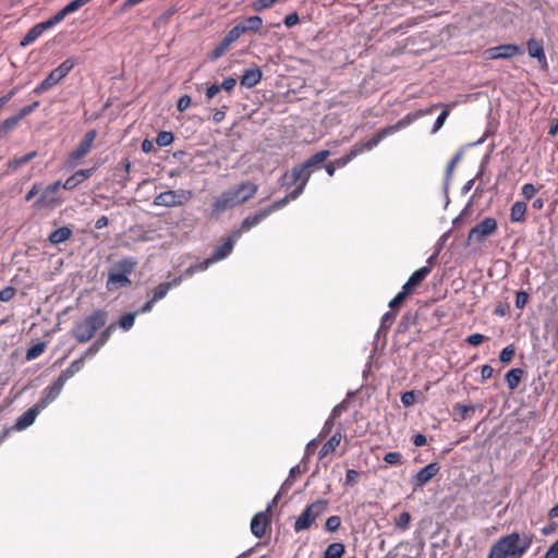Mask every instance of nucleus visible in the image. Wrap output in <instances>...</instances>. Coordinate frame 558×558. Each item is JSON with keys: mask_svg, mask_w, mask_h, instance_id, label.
<instances>
[{"mask_svg": "<svg viewBox=\"0 0 558 558\" xmlns=\"http://www.w3.org/2000/svg\"><path fill=\"white\" fill-rule=\"evenodd\" d=\"M532 542V535L523 534L521 536L513 532L500 537L492 545L488 558H521L530 548Z\"/></svg>", "mask_w": 558, "mask_h": 558, "instance_id": "f257e3e1", "label": "nucleus"}, {"mask_svg": "<svg viewBox=\"0 0 558 558\" xmlns=\"http://www.w3.org/2000/svg\"><path fill=\"white\" fill-rule=\"evenodd\" d=\"M138 262L135 257L128 256L116 262L108 272L106 288L114 291L131 284L130 275L135 270Z\"/></svg>", "mask_w": 558, "mask_h": 558, "instance_id": "f03ea898", "label": "nucleus"}, {"mask_svg": "<svg viewBox=\"0 0 558 558\" xmlns=\"http://www.w3.org/2000/svg\"><path fill=\"white\" fill-rule=\"evenodd\" d=\"M108 319V313L104 310L94 311L81 322L75 323L72 335L80 343L88 342L95 332L104 327Z\"/></svg>", "mask_w": 558, "mask_h": 558, "instance_id": "7ed1b4c3", "label": "nucleus"}, {"mask_svg": "<svg viewBox=\"0 0 558 558\" xmlns=\"http://www.w3.org/2000/svg\"><path fill=\"white\" fill-rule=\"evenodd\" d=\"M328 509V501L318 499L305 508L294 522L296 533L308 530L312 524Z\"/></svg>", "mask_w": 558, "mask_h": 558, "instance_id": "20e7f679", "label": "nucleus"}, {"mask_svg": "<svg viewBox=\"0 0 558 558\" xmlns=\"http://www.w3.org/2000/svg\"><path fill=\"white\" fill-rule=\"evenodd\" d=\"M312 173L311 169H307L302 165L294 166L289 172H286L282 175V185L289 187L299 183L296 187L291 191L292 197H299L303 193Z\"/></svg>", "mask_w": 558, "mask_h": 558, "instance_id": "39448f33", "label": "nucleus"}, {"mask_svg": "<svg viewBox=\"0 0 558 558\" xmlns=\"http://www.w3.org/2000/svg\"><path fill=\"white\" fill-rule=\"evenodd\" d=\"M432 112V109L426 110H418L416 112H411L404 116L402 119H400L396 124L389 125L386 128H383L379 130L373 137L371 146H377L385 137L388 135L393 134L395 132L410 125L413 121H415L417 118L429 114Z\"/></svg>", "mask_w": 558, "mask_h": 558, "instance_id": "423d86ee", "label": "nucleus"}, {"mask_svg": "<svg viewBox=\"0 0 558 558\" xmlns=\"http://www.w3.org/2000/svg\"><path fill=\"white\" fill-rule=\"evenodd\" d=\"M74 65L75 62L72 59L64 60L59 66L53 69L39 85L35 87L34 93L39 95L52 88L71 72Z\"/></svg>", "mask_w": 558, "mask_h": 558, "instance_id": "0eeeda50", "label": "nucleus"}, {"mask_svg": "<svg viewBox=\"0 0 558 558\" xmlns=\"http://www.w3.org/2000/svg\"><path fill=\"white\" fill-rule=\"evenodd\" d=\"M192 197V192L186 190H169L159 193L154 198V205L165 207L181 206Z\"/></svg>", "mask_w": 558, "mask_h": 558, "instance_id": "6e6552de", "label": "nucleus"}, {"mask_svg": "<svg viewBox=\"0 0 558 558\" xmlns=\"http://www.w3.org/2000/svg\"><path fill=\"white\" fill-rule=\"evenodd\" d=\"M497 221L493 217H487L477 225H475L469 232V242H484L488 236L497 231Z\"/></svg>", "mask_w": 558, "mask_h": 558, "instance_id": "1a4fd4ad", "label": "nucleus"}, {"mask_svg": "<svg viewBox=\"0 0 558 558\" xmlns=\"http://www.w3.org/2000/svg\"><path fill=\"white\" fill-rule=\"evenodd\" d=\"M61 187V181H56L49 184L41 193V195L37 199V205L39 207H48L52 208L57 205H60L62 198L59 196V190Z\"/></svg>", "mask_w": 558, "mask_h": 558, "instance_id": "9d476101", "label": "nucleus"}, {"mask_svg": "<svg viewBox=\"0 0 558 558\" xmlns=\"http://www.w3.org/2000/svg\"><path fill=\"white\" fill-rule=\"evenodd\" d=\"M440 466L437 462H432L421 469L412 478L413 490L423 488L434 476L438 474Z\"/></svg>", "mask_w": 558, "mask_h": 558, "instance_id": "9b49d317", "label": "nucleus"}, {"mask_svg": "<svg viewBox=\"0 0 558 558\" xmlns=\"http://www.w3.org/2000/svg\"><path fill=\"white\" fill-rule=\"evenodd\" d=\"M522 52L521 48L514 44H505L492 47L485 51L486 58L489 60L509 59Z\"/></svg>", "mask_w": 558, "mask_h": 558, "instance_id": "f8f14e48", "label": "nucleus"}, {"mask_svg": "<svg viewBox=\"0 0 558 558\" xmlns=\"http://www.w3.org/2000/svg\"><path fill=\"white\" fill-rule=\"evenodd\" d=\"M243 34L242 28H238L236 26L232 27L222 38V40L215 47L211 52V59L217 60L222 57L229 47L238 40Z\"/></svg>", "mask_w": 558, "mask_h": 558, "instance_id": "ddd939ff", "label": "nucleus"}, {"mask_svg": "<svg viewBox=\"0 0 558 558\" xmlns=\"http://www.w3.org/2000/svg\"><path fill=\"white\" fill-rule=\"evenodd\" d=\"M96 136V130H89L86 132L78 145L71 151L70 159L77 161L85 157L90 151Z\"/></svg>", "mask_w": 558, "mask_h": 558, "instance_id": "4468645a", "label": "nucleus"}, {"mask_svg": "<svg viewBox=\"0 0 558 558\" xmlns=\"http://www.w3.org/2000/svg\"><path fill=\"white\" fill-rule=\"evenodd\" d=\"M90 1L92 0H73L45 22L49 26V28H51L58 23L62 22L65 19V16H68L71 13H74L75 11H77Z\"/></svg>", "mask_w": 558, "mask_h": 558, "instance_id": "2eb2a0df", "label": "nucleus"}, {"mask_svg": "<svg viewBox=\"0 0 558 558\" xmlns=\"http://www.w3.org/2000/svg\"><path fill=\"white\" fill-rule=\"evenodd\" d=\"M257 191H258V185L251 181L242 182L234 189L230 190V192L233 195L234 201L236 202L238 205L254 197V195L257 193Z\"/></svg>", "mask_w": 558, "mask_h": 558, "instance_id": "dca6fc26", "label": "nucleus"}, {"mask_svg": "<svg viewBox=\"0 0 558 558\" xmlns=\"http://www.w3.org/2000/svg\"><path fill=\"white\" fill-rule=\"evenodd\" d=\"M64 383L61 381L59 378H57L51 385L46 387L43 392L41 397L38 400L37 404L43 410L47 408L53 400L58 398V396L61 393L63 389Z\"/></svg>", "mask_w": 558, "mask_h": 558, "instance_id": "f3484780", "label": "nucleus"}, {"mask_svg": "<svg viewBox=\"0 0 558 558\" xmlns=\"http://www.w3.org/2000/svg\"><path fill=\"white\" fill-rule=\"evenodd\" d=\"M371 143H372V138H369L366 142H363V143H356L347 155L336 159L332 162L337 166V168H342V167L347 166L351 160H353L356 156H359L363 151L372 150L375 146H371L369 145Z\"/></svg>", "mask_w": 558, "mask_h": 558, "instance_id": "a211bd4d", "label": "nucleus"}, {"mask_svg": "<svg viewBox=\"0 0 558 558\" xmlns=\"http://www.w3.org/2000/svg\"><path fill=\"white\" fill-rule=\"evenodd\" d=\"M238 206L230 190L221 193L211 204L213 215H219L228 209Z\"/></svg>", "mask_w": 558, "mask_h": 558, "instance_id": "6ab92c4d", "label": "nucleus"}, {"mask_svg": "<svg viewBox=\"0 0 558 558\" xmlns=\"http://www.w3.org/2000/svg\"><path fill=\"white\" fill-rule=\"evenodd\" d=\"M432 272V266H423L415 270L408 281L402 286V288L409 293L412 294L416 287H418L426 277Z\"/></svg>", "mask_w": 558, "mask_h": 558, "instance_id": "aec40b11", "label": "nucleus"}, {"mask_svg": "<svg viewBox=\"0 0 558 558\" xmlns=\"http://www.w3.org/2000/svg\"><path fill=\"white\" fill-rule=\"evenodd\" d=\"M239 236H234V232L226 239V241L216 247L209 259L206 260V266L210 263L221 260L231 254L235 240Z\"/></svg>", "mask_w": 558, "mask_h": 558, "instance_id": "412c9836", "label": "nucleus"}, {"mask_svg": "<svg viewBox=\"0 0 558 558\" xmlns=\"http://www.w3.org/2000/svg\"><path fill=\"white\" fill-rule=\"evenodd\" d=\"M43 411L41 408L36 403L32 408H29L26 412H24L21 416L17 417L14 428L16 430H23L29 427L36 420L37 415Z\"/></svg>", "mask_w": 558, "mask_h": 558, "instance_id": "4be33fe9", "label": "nucleus"}, {"mask_svg": "<svg viewBox=\"0 0 558 558\" xmlns=\"http://www.w3.org/2000/svg\"><path fill=\"white\" fill-rule=\"evenodd\" d=\"M269 215H270V210L262 209L258 213H256L255 215L246 217L242 221L240 229L234 231V236H240L242 234V232L248 231L253 227L257 226L264 219H266Z\"/></svg>", "mask_w": 558, "mask_h": 558, "instance_id": "5701e85b", "label": "nucleus"}, {"mask_svg": "<svg viewBox=\"0 0 558 558\" xmlns=\"http://www.w3.org/2000/svg\"><path fill=\"white\" fill-rule=\"evenodd\" d=\"M270 521L266 512L256 513L251 521V532L260 538L265 535Z\"/></svg>", "mask_w": 558, "mask_h": 558, "instance_id": "b1692460", "label": "nucleus"}, {"mask_svg": "<svg viewBox=\"0 0 558 558\" xmlns=\"http://www.w3.org/2000/svg\"><path fill=\"white\" fill-rule=\"evenodd\" d=\"M527 52L531 58L536 59L543 66H547V59L542 40L531 38L526 43Z\"/></svg>", "mask_w": 558, "mask_h": 558, "instance_id": "393cba45", "label": "nucleus"}, {"mask_svg": "<svg viewBox=\"0 0 558 558\" xmlns=\"http://www.w3.org/2000/svg\"><path fill=\"white\" fill-rule=\"evenodd\" d=\"M263 73L258 66L250 68L241 76L240 84L246 88L256 86L262 80Z\"/></svg>", "mask_w": 558, "mask_h": 558, "instance_id": "a878e982", "label": "nucleus"}, {"mask_svg": "<svg viewBox=\"0 0 558 558\" xmlns=\"http://www.w3.org/2000/svg\"><path fill=\"white\" fill-rule=\"evenodd\" d=\"M47 29H49V26L46 24V22H41L34 25L21 40V46L25 47L31 45L37 38H39L43 35V33Z\"/></svg>", "mask_w": 558, "mask_h": 558, "instance_id": "bb28decb", "label": "nucleus"}, {"mask_svg": "<svg viewBox=\"0 0 558 558\" xmlns=\"http://www.w3.org/2000/svg\"><path fill=\"white\" fill-rule=\"evenodd\" d=\"M330 156V150L324 149L314 155H312L308 159H306L302 166L307 169H311L312 172L322 167L323 162Z\"/></svg>", "mask_w": 558, "mask_h": 558, "instance_id": "cd10ccee", "label": "nucleus"}, {"mask_svg": "<svg viewBox=\"0 0 558 558\" xmlns=\"http://www.w3.org/2000/svg\"><path fill=\"white\" fill-rule=\"evenodd\" d=\"M182 278L177 277L170 282H163L158 284L153 291V302H157L163 299L172 287H177L181 283Z\"/></svg>", "mask_w": 558, "mask_h": 558, "instance_id": "c85d7f7f", "label": "nucleus"}, {"mask_svg": "<svg viewBox=\"0 0 558 558\" xmlns=\"http://www.w3.org/2000/svg\"><path fill=\"white\" fill-rule=\"evenodd\" d=\"M72 230L69 227L64 226L53 230L49 234L48 240L51 244L58 245L68 241L72 236Z\"/></svg>", "mask_w": 558, "mask_h": 558, "instance_id": "c756f323", "label": "nucleus"}, {"mask_svg": "<svg viewBox=\"0 0 558 558\" xmlns=\"http://www.w3.org/2000/svg\"><path fill=\"white\" fill-rule=\"evenodd\" d=\"M238 28L243 29V34L246 32L257 33L263 26V19L258 15H253L245 19L242 23L235 25Z\"/></svg>", "mask_w": 558, "mask_h": 558, "instance_id": "7c9ffc66", "label": "nucleus"}, {"mask_svg": "<svg viewBox=\"0 0 558 558\" xmlns=\"http://www.w3.org/2000/svg\"><path fill=\"white\" fill-rule=\"evenodd\" d=\"M84 360L85 356H82L73 361L70 364V366L59 375L58 378L65 384L68 379H70L72 376H74L77 372L82 369V367L84 366Z\"/></svg>", "mask_w": 558, "mask_h": 558, "instance_id": "2f4dec72", "label": "nucleus"}, {"mask_svg": "<svg viewBox=\"0 0 558 558\" xmlns=\"http://www.w3.org/2000/svg\"><path fill=\"white\" fill-rule=\"evenodd\" d=\"M527 206L524 202H515L510 210L511 222H523L525 220Z\"/></svg>", "mask_w": 558, "mask_h": 558, "instance_id": "473e14b6", "label": "nucleus"}, {"mask_svg": "<svg viewBox=\"0 0 558 558\" xmlns=\"http://www.w3.org/2000/svg\"><path fill=\"white\" fill-rule=\"evenodd\" d=\"M341 438H342V436L340 433H336L335 435H332L327 440V442H325L324 446L322 447V449L319 451V459H323L324 457L333 452L337 449V447L340 445Z\"/></svg>", "mask_w": 558, "mask_h": 558, "instance_id": "72a5a7b5", "label": "nucleus"}, {"mask_svg": "<svg viewBox=\"0 0 558 558\" xmlns=\"http://www.w3.org/2000/svg\"><path fill=\"white\" fill-rule=\"evenodd\" d=\"M523 373L521 368H512L506 374L505 379L510 390H514L519 386Z\"/></svg>", "mask_w": 558, "mask_h": 558, "instance_id": "f704fd0d", "label": "nucleus"}, {"mask_svg": "<svg viewBox=\"0 0 558 558\" xmlns=\"http://www.w3.org/2000/svg\"><path fill=\"white\" fill-rule=\"evenodd\" d=\"M345 551L344 545L341 543H332L328 545L324 551L323 558H342Z\"/></svg>", "mask_w": 558, "mask_h": 558, "instance_id": "c9c22d12", "label": "nucleus"}, {"mask_svg": "<svg viewBox=\"0 0 558 558\" xmlns=\"http://www.w3.org/2000/svg\"><path fill=\"white\" fill-rule=\"evenodd\" d=\"M45 349H46L45 342L35 343L26 351V355H25L26 360L32 361V360L37 359L40 354L44 353Z\"/></svg>", "mask_w": 558, "mask_h": 558, "instance_id": "e433bc0d", "label": "nucleus"}, {"mask_svg": "<svg viewBox=\"0 0 558 558\" xmlns=\"http://www.w3.org/2000/svg\"><path fill=\"white\" fill-rule=\"evenodd\" d=\"M15 128L14 120H11L10 117L0 122V141L7 137Z\"/></svg>", "mask_w": 558, "mask_h": 558, "instance_id": "4c0bfd02", "label": "nucleus"}, {"mask_svg": "<svg viewBox=\"0 0 558 558\" xmlns=\"http://www.w3.org/2000/svg\"><path fill=\"white\" fill-rule=\"evenodd\" d=\"M15 128L14 120H11L10 117L0 122V141L7 137Z\"/></svg>", "mask_w": 558, "mask_h": 558, "instance_id": "58836bf2", "label": "nucleus"}, {"mask_svg": "<svg viewBox=\"0 0 558 558\" xmlns=\"http://www.w3.org/2000/svg\"><path fill=\"white\" fill-rule=\"evenodd\" d=\"M174 136L171 132L161 131L157 134L156 143L160 147L169 146L172 144Z\"/></svg>", "mask_w": 558, "mask_h": 558, "instance_id": "ea45409f", "label": "nucleus"}, {"mask_svg": "<svg viewBox=\"0 0 558 558\" xmlns=\"http://www.w3.org/2000/svg\"><path fill=\"white\" fill-rule=\"evenodd\" d=\"M409 295L410 294L402 288L401 291H399L398 294L389 302V307L392 311L398 308Z\"/></svg>", "mask_w": 558, "mask_h": 558, "instance_id": "a19ab883", "label": "nucleus"}, {"mask_svg": "<svg viewBox=\"0 0 558 558\" xmlns=\"http://www.w3.org/2000/svg\"><path fill=\"white\" fill-rule=\"evenodd\" d=\"M298 197H292L291 192L288 193L283 198L274 202L269 207L264 208L265 210H270V214L276 210L284 207L290 201L296 199Z\"/></svg>", "mask_w": 558, "mask_h": 558, "instance_id": "79ce46f5", "label": "nucleus"}, {"mask_svg": "<svg viewBox=\"0 0 558 558\" xmlns=\"http://www.w3.org/2000/svg\"><path fill=\"white\" fill-rule=\"evenodd\" d=\"M410 521L411 514L404 511L395 520V524L398 529L405 531L409 529Z\"/></svg>", "mask_w": 558, "mask_h": 558, "instance_id": "37998d69", "label": "nucleus"}, {"mask_svg": "<svg viewBox=\"0 0 558 558\" xmlns=\"http://www.w3.org/2000/svg\"><path fill=\"white\" fill-rule=\"evenodd\" d=\"M135 317V313H128L123 315L119 320L120 327L124 330H129L134 325Z\"/></svg>", "mask_w": 558, "mask_h": 558, "instance_id": "c03bdc74", "label": "nucleus"}, {"mask_svg": "<svg viewBox=\"0 0 558 558\" xmlns=\"http://www.w3.org/2000/svg\"><path fill=\"white\" fill-rule=\"evenodd\" d=\"M278 0H255L252 2V9L260 12L265 9L271 8Z\"/></svg>", "mask_w": 558, "mask_h": 558, "instance_id": "a18cd8bd", "label": "nucleus"}, {"mask_svg": "<svg viewBox=\"0 0 558 558\" xmlns=\"http://www.w3.org/2000/svg\"><path fill=\"white\" fill-rule=\"evenodd\" d=\"M462 151L459 150L453 157L452 159L449 161V163L447 165V169H446V177H447V180H449L453 173V170H454V167L458 165V162L461 160L462 158Z\"/></svg>", "mask_w": 558, "mask_h": 558, "instance_id": "49530a36", "label": "nucleus"}, {"mask_svg": "<svg viewBox=\"0 0 558 558\" xmlns=\"http://www.w3.org/2000/svg\"><path fill=\"white\" fill-rule=\"evenodd\" d=\"M341 525V519L339 515H331L326 520V530L328 532H336Z\"/></svg>", "mask_w": 558, "mask_h": 558, "instance_id": "de8ad7c7", "label": "nucleus"}, {"mask_svg": "<svg viewBox=\"0 0 558 558\" xmlns=\"http://www.w3.org/2000/svg\"><path fill=\"white\" fill-rule=\"evenodd\" d=\"M116 329V324H111L109 325L108 327L105 328V330H102L99 335V337L96 339V341L104 345L108 340L109 338L111 337V333L114 331Z\"/></svg>", "mask_w": 558, "mask_h": 558, "instance_id": "09e8293b", "label": "nucleus"}, {"mask_svg": "<svg viewBox=\"0 0 558 558\" xmlns=\"http://www.w3.org/2000/svg\"><path fill=\"white\" fill-rule=\"evenodd\" d=\"M32 113V108L27 106L23 107L22 109L19 110V112H16L14 116H11L10 119L11 120H14V124L17 126L19 123L25 118L27 117L28 114Z\"/></svg>", "mask_w": 558, "mask_h": 558, "instance_id": "8fccbe9b", "label": "nucleus"}, {"mask_svg": "<svg viewBox=\"0 0 558 558\" xmlns=\"http://www.w3.org/2000/svg\"><path fill=\"white\" fill-rule=\"evenodd\" d=\"M514 355V348L513 345H508L504 348L499 354V360L501 363H509Z\"/></svg>", "mask_w": 558, "mask_h": 558, "instance_id": "3c124183", "label": "nucleus"}, {"mask_svg": "<svg viewBox=\"0 0 558 558\" xmlns=\"http://www.w3.org/2000/svg\"><path fill=\"white\" fill-rule=\"evenodd\" d=\"M401 459H402V456L398 451H390L384 456V461L391 465L401 463Z\"/></svg>", "mask_w": 558, "mask_h": 558, "instance_id": "603ef678", "label": "nucleus"}, {"mask_svg": "<svg viewBox=\"0 0 558 558\" xmlns=\"http://www.w3.org/2000/svg\"><path fill=\"white\" fill-rule=\"evenodd\" d=\"M16 294V289L14 287H5L0 291V301L1 302H9L11 301Z\"/></svg>", "mask_w": 558, "mask_h": 558, "instance_id": "864d4df0", "label": "nucleus"}, {"mask_svg": "<svg viewBox=\"0 0 558 558\" xmlns=\"http://www.w3.org/2000/svg\"><path fill=\"white\" fill-rule=\"evenodd\" d=\"M401 402L407 408L413 405L416 402V392L413 390L405 391L401 396Z\"/></svg>", "mask_w": 558, "mask_h": 558, "instance_id": "5fc2aeb1", "label": "nucleus"}, {"mask_svg": "<svg viewBox=\"0 0 558 558\" xmlns=\"http://www.w3.org/2000/svg\"><path fill=\"white\" fill-rule=\"evenodd\" d=\"M360 478V472L351 469V470H348L347 471V474H345V481H344V485L345 486H353L354 484L357 483Z\"/></svg>", "mask_w": 558, "mask_h": 558, "instance_id": "6e6d98bb", "label": "nucleus"}, {"mask_svg": "<svg viewBox=\"0 0 558 558\" xmlns=\"http://www.w3.org/2000/svg\"><path fill=\"white\" fill-rule=\"evenodd\" d=\"M521 191H522V195L524 196L525 199H532L535 196V194L538 192V190L532 183H525L522 186Z\"/></svg>", "mask_w": 558, "mask_h": 558, "instance_id": "4d7b16f0", "label": "nucleus"}, {"mask_svg": "<svg viewBox=\"0 0 558 558\" xmlns=\"http://www.w3.org/2000/svg\"><path fill=\"white\" fill-rule=\"evenodd\" d=\"M448 116H449V111L447 109L442 110L440 112V114L437 117L435 124L433 126V130H432L433 133H436L438 130H440L442 128Z\"/></svg>", "mask_w": 558, "mask_h": 558, "instance_id": "13d9d810", "label": "nucleus"}, {"mask_svg": "<svg viewBox=\"0 0 558 558\" xmlns=\"http://www.w3.org/2000/svg\"><path fill=\"white\" fill-rule=\"evenodd\" d=\"M397 314L392 311L385 313L381 317V328H389L395 322Z\"/></svg>", "mask_w": 558, "mask_h": 558, "instance_id": "bf43d9fd", "label": "nucleus"}, {"mask_svg": "<svg viewBox=\"0 0 558 558\" xmlns=\"http://www.w3.org/2000/svg\"><path fill=\"white\" fill-rule=\"evenodd\" d=\"M487 338L482 333H472L468 336L466 342L473 347L482 344Z\"/></svg>", "mask_w": 558, "mask_h": 558, "instance_id": "052dcab7", "label": "nucleus"}, {"mask_svg": "<svg viewBox=\"0 0 558 558\" xmlns=\"http://www.w3.org/2000/svg\"><path fill=\"white\" fill-rule=\"evenodd\" d=\"M191 97L189 95H184L179 98L177 108L180 112H183L191 106Z\"/></svg>", "mask_w": 558, "mask_h": 558, "instance_id": "680f3d73", "label": "nucleus"}, {"mask_svg": "<svg viewBox=\"0 0 558 558\" xmlns=\"http://www.w3.org/2000/svg\"><path fill=\"white\" fill-rule=\"evenodd\" d=\"M529 294L525 291H519L515 295V306L518 308H523L527 303Z\"/></svg>", "mask_w": 558, "mask_h": 558, "instance_id": "e2e57ef3", "label": "nucleus"}, {"mask_svg": "<svg viewBox=\"0 0 558 558\" xmlns=\"http://www.w3.org/2000/svg\"><path fill=\"white\" fill-rule=\"evenodd\" d=\"M299 22H300V17H299V15H298V13H296V12H293V13H291V14L287 15V16L284 17V21H283V23H284V25H286L287 27H293V26H294V25H296Z\"/></svg>", "mask_w": 558, "mask_h": 558, "instance_id": "0e129e2a", "label": "nucleus"}, {"mask_svg": "<svg viewBox=\"0 0 558 558\" xmlns=\"http://www.w3.org/2000/svg\"><path fill=\"white\" fill-rule=\"evenodd\" d=\"M236 84V81L235 78L233 77H228L226 80L222 81L221 85H219L221 87V89L230 93L233 90L234 86Z\"/></svg>", "mask_w": 558, "mask_h": 558, "instance_id": "69168bd1", "label": "nucleus"}, {"mask_svg": "<svg viewBox=\"0 0 558 558\" xmlns=\"http://www.w3.org/2000/svg\"><path fill=\"white\" fill-rule=\"evenodd\" d=\"M494 368L490 365H483L481 371V381L484 383L493 376Z\"/></svg>", "mask_w": 558, "mask_h": 558, "instance_id": "338daca9", "label": "nucleus"}, {"mask_svg": "<svg viewBox=\"0 0 558 558\" xmlns=\"http://www.w3.org/2000/svg\"><path fill=\"white\" fill-rule=\"evenodd\" d=\"M545 558H558V539L549 547Z\"/></svg>", "mask_w": 558, "mask_h": 558, "instance_id": "774afa93", "label": "nucleus"}]
</instances>
